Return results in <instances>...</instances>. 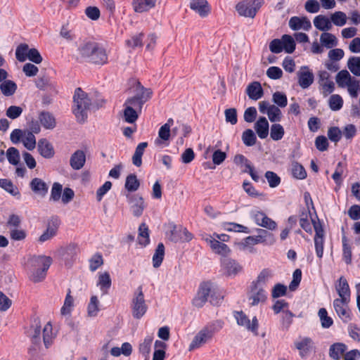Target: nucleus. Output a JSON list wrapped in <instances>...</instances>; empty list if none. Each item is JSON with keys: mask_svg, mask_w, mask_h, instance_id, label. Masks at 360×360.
I'll return each mask as SVG.
<instances>
[{"mask_svg": "<svg viewBox=\"0 0 360 360\" xmlns=\"http://www.w3.org/2000/svg\"><path fill=\"white\" fill-rule=\"evenodd\" d=\"M22 142L24 146L29 150H32L36 147V138L32 132L28 130H25Z\"/></svg>", "mask_w": 360, "mask_h": 360, "instance_id": "47", "label": "nucleus"}, {"mask_svg": "<svg viewBox=\"0 0 360 360\" xmlns=\"http://www.w3.org/2000/svg\"><path fill=\"white\" fill-rule=\"evenodd\" d=\"M285 131L282 125L274 124L271 127L270 136L274 141H279L284 136Z\"/></svg>", "mask_w": 360, "mask_h": 360, "instance_id": "61", "label": "nucleus"}, {"mask_svg": "<svg viewBox=\"0 0 360 360\" xmlns=\"http://www.w3.org/2000/svg\"><path fill=\"white\" fill-rule=\"evenodd\" d=\"M47 271L42 268H32L30 276V280L34 283L42 281L46 276Z\"/></svg>", "mask_w": 360, "mask_h": 360, "instance_id": "53", "label": "nucleus"}, {"mask_svg": "<svg viewBox=\"0 0 360 360\" xmlns=\"http://www.w3.org/2000/svg\"><path fill=\"white\" fill-rule=\"evenodd\" d=\"M242 141L246 146H252L256 143L257 137L252 129H248L243 132Z\"/></svg>", "mask_w": 360, "mask_h": 360, "instance_id": "54", "label": "nucleus"}, {"mask_svg": "<svg viewBox=\"0 0 360 360\" xmlns=\"http://www.w3.org/2000/svg\"><path fill=\"white\" fill-rule=\"evenodd\" d=\"M298 84L302 89H307L314 82V75L308 66H302L297 72Z\"/></svg>", "mask_w": 360, "mask_h": 360, "instance_id": "18", "label": "nucleus"}, {"mask_svg": "<svg viewBox=\"0 0 360 360\" xmlns=\"http://www.w3.org/2000/svg\"><path fill=\"white\" fill-rule=\"evenodd\" d=\"M28 335L31 338L32 343L39 345L41 342V325L40 321L37 319L34 320V323L31 326Z\"/></svg>", "mask_w": 360, "mask_h": 360, "instance_id": "39", "label": "nucleus"}, {"mask_svg": "<svg viewBox=\"0 0 360 360\" xmlns=\"http://www.w3.org/2000/svg\"><path fill=\"white\" fill-rule=\"evenodd\" d=\"M29 46L27 44H20L15 50V57L20 62H24L27 60L29 52Z\"/></svg>", "mask_w": 360, "mask_h": 360, "instance_id": "58", "label": "nucleus"}, {"mask_svg": "<svg viewBox=\"0 0 360 360\" xmlns=\"http://www.w3.org/2000/svg\"><path fill=\"white\" fill-rule=\"evenodd\" d=\"M35 84L40 90H47L53 87L49 77L46 75L40 76L35 80Z\"/></svg>", "mask_w": 360, "mask_h": 360, "instance_id": "64", "label": "nucleus"}, {"mask_svg": "<svg viewBox=\"0 0 360 360\" xmlns=\"http://www.w3.org/2000/svg\"><path fill=\"white\" fill-rule=\"evenodd\" d=\"M347 347L345 344L342 342L334 343L330 345L329 349V356L335 360H340L342 356L345 354Z\"/></svg>", "mask_w": 360, "mask_h": 360, "instance_id": "35", "label": "nucleus"}, {"mask_svg": "<svg viewBox=\"0 0 360 360\" xmlns=\"http://www.w3.org/2000/svg\"><path fill=\"white\" fill-rule=\"evenodd\" d=\"M283 50L288 53H292L295 49V42L294 39L288 34L282 37Z\"/></svg>", "mask_w": 360, "mask_h": 360, "instance_id": "55", "label": "nucleus"}, {"mask_svg": "<svg viewBox=\"0 0 360 360\" xmlns=\"http://www.w3.org/2000/svg\"><path fill=\"white\" fill-rule=\"evenodd\" d=\"M221 271L227 276H236L242 271L243 266L236 260L224 257L221 261Z\"/></svg>", "mask_w": 360, "mask_h": 360, "instance_id": "14", "label": "nucleus"}, {"mask_svg": "<svg viewBox=\"0 0 360 360\" xmlns=\"http://www.w3.org/2000/svg\"><path fill=\"white\" fill-rule=\"evenodd\" d=\"M314 25L315 27L321 31L327 32L332 28V23L329 18L323 15H319L314 19Z\"/></svg>", "mask_w": 360, "mask_h": 360, "instance_id": "36", "label": "nucleus"}, {"mask_svg": "<svg viewBox=\"0 0 360 360\" xmlns=\"http://www.w3.org/2000/svg\"><path fill=\"white\" fill-rule=\"evenodd\" d=\"M335 290L340 298L350 300V290L346 278L341 276L335 285Z\"/></svg>", "mask_w": 360, "mask_h": 360, "instance_id": "32", "label": "nucleus"}, {"mask_svg": "<svg viewBox=\"0 0 360 360\" xmlns=\"http://www.w3.org/2000/svg\"><path fill=\"white\" fill-rule=\"evenodd\" d=\"M269 124L266 117H260L255 124V129L258 136L266 139L269 134Z\"/></svg>", "mask_w": 360, "mask_h": 360, "instance_id": "34", "label": "nucleus"}, {"mask_svg": "<svg viewBox=\"0 0 360 360\" xmlns=\"http://www.w3.org/2000/svg\"><path fill=\"white\" fill-rule=\"evenodd\" d=\"M60 220L58 217H52L47 223L46 231L39 238V242L44 243L57 235Z\"/></svg>", "mask_w": 360, "mask_h": 360, "instance_id": "13", "label": "nucleus"}, {"mask_svg": "<svg viewBox=\"0 0 360 360\" xmlns=\"http://www.w3.org/2000/svg\"><path fill=\"white\" fill-rule=\"evenodd\" d=\"M224 326V322L221 320H216L213 322L210 323L204 328H202L208 335L212 338L214 335L222 329Z\"/></svg>", "mask_w": 360, "mask_h": 360, "instance_id": "50", "label": "nucleus"}, {"mask_svg": "<svg viewBox=\"0 0 360 360\" xmlns=\"http://www.w3.org/2000/svg\"><path fill=\"white\" fill-rule=\"evenodd\" d=\"M134 96L127 98L126 103L131 104L135 108L141 111L143 105L149 101L153 96V91L150 88L144 87L139 81L134 82Z\"/></svg>", "mask_w": 360, "mask_h": 360, "instance_id": "5", "label": "nucleus"}, {"mask_svg": "<svg viewBox=\"0 0 360 360\" xmlns=\"http://www.w3.org/2000/svg\"><path fill=\"white\" fill-rule=\"evenodd\" d=\"M330 108L333 111H338L342 108L343 99L338 94H333L328 100Z\"/></svg>", "mask_w": 360, "mask_h": 360, "instance_id": "59", "label": "nucleus"}, {"mask_svg": "<svg viewBox=\"0 0 360 360\" xmlns=\"http://www.w3.org/2000/svg\"><path fill=\"white\" fill-rule=\"evenodd\" d=\"M86 162V155L83 150H76L70 157V165L73 169H82Z\"/></svg>", "mask_w": 360, "mask_h": 360, "instance_id": "31", "label": "nucleus"}, {"mask_svg": "<svg viewBox=\"0 0 360 360\" xmlns=\"http://www.w3.org/2000/svg\"><path fill=\"white\" fill-rule=\"evenodd\" d=\"M53 339L52 326L50 323H47L43 329V341L46 348L51 345Z\"/></svg>", "mask_w": 360, "mask_h": 360, "instance_id": "57", "label": "nucleus"}, {"mask_svg": "<svg viewBox=\"0 0 360 360\" xmlns=\"http://www.w3.org/2000/svg\"><path fill=\"white\" fill-rule=\"evenodd\" d=\"M39 154L44 158H51L54 155V149L52 144L46 139H41L37 143Z\"/></svg>", "mask_w": 360, "mask_h": 360, "instance_id": "27", "label": "nucleus"}, {"mask_svg": "<svg viewBox=\"0 0 360 360\" xmlns=\"http://www.w3.org/2000/svg\"><path fill=\"white\" fill-rule=\"evenodd\" d=\"M17 89V84L12 80H5L0 84V90L6 96H13Z\"/></svg>", "mask_w": 360, "mask_h": 360, "instance_id": "42", "label": "nucleus"}, {"mask_svg": "<svg viewBox=\"0 0 360 360\" xmlns=\"http://www.w3.org/2000/svg\"><path fill=\"white\" fill-rule=\"evenodd\" d=\"M260 7L256 0H243L236 5V11L241 16L254 18Z\"/></svg>", "mask_w": 360, "mask_h": 360, "instance_id": "8", "label": "nucleus"}, {"mask_svg": "<svg viewBox=\"0 0 360 360\" xmlns=\"http://www.w3.org/2000/svg\"><path fill=\"white\" fill-rule=\"evenodd\" d=\"M211 340L212 338L203 328H202L193 338L192 342L189 345L188 350L192 351L200 348Z\"/></svg>", "mask_w": 360, "mask_h": 360, "instance_id": "24", "label": "nucleus"}, {"mask_svg": "<svg viewBox=\"0 0 360 360\" xmlns=\"http://www.w3.org/2000/svg\"><path fill=\"white\" fill-rule=\"evenodd\" d=\"M274 276L273 271L269 269H264L259 274L256 281L252 282V283L257 284V285L262 286L265 285Z\"/></svg>", "mask_w": 360, "mask_h": 360, "instance_id": "43", "label": "nucleus"}, {"mask_svg": "<svg viewBox=\"0 0 360 360\" xmlns=\"http://www.w3.org/2000/svg\"><path fill=\"white\" fill-rule=\"evenodd\" d=\"M335 82L338 87L347 89L351 97L356 98L360 91V81L352 77L347 70H342L338 72L335 76Z\"/></svg>", "mask_w": 360, "mask_h": 360, "instance_id": "4", "label": "nucleus"}, {"mask_svg": "<svg viewBox=\"0 0 360 360\" xmlns=\"http://www.w3.org/2000/svg\"><path fill=\"white\" fill-rule=\"evenodd\" d=\"M140 182L134 174H130L126 178L124 187L129 192H134L139 189Z\"/></svg>", "mask_w": 360, "mask_h": 360, "instance_id": "46", "label": "nucleus"}, {"mask_svg": "<svg viewBox=\"0 0 360 360\" xmlns=\"http://www.w3.org/2000/svg\"><path fill=\"white\" fill-rule=\"evenodd\" d=\"M234 317L238 325L245 327L246 329L256 335L257 334L259 324L255 316L252 319V322H250L248 317L243 311H236Z\"/></svg>", "mask_w": 360, "mask_h": 360, "instance_id": "15", "label": "nucleus"}, {"mask_svg": "<svg viewBox=\"0 0 360 360\" xmlns=\"http://www.w3.org/2000/svg\"><path fill=\"white\" fill-rule=\"evenodd\" d=\"M295 347L299 351L301 358H307L311 352L315 351L314 342L309 337L300 338L295 342Z\"/></svg>", "mask_w": 360, "mask_h": 360, "instance_id": "12", "label": "nucleus"}, {"mask_svg": "<svg viewBox=\"0 0 360 360\" xmlns=\"http://www.w3.org/2000/svg\"><path fill=\"white\" fill-rule=\"evenodd\" d=\"M190 8L202 18L207 16L210 13V7L207 0H190Z\"/></svg>", "mask_w": 360, "mask_h": 360, "instance_id": "23", "label": "nucleus"}, {"mask_svg": "<svg viewBox=\"0 0 360 360\" xmlns=\"http://www.w3.org/2000/svg\"><path fill=\"white\" fill-rule=\"evenodd\" d=\"M124 107L123 112L124 120L127 123H134L139 117V112H141V111L135 108L133 105L126 103V102L124 103Z\"/></svg>", "mask_w": 360, "mask_h": 360, "instance_id": "33", "label": "nucleus"}, {"mask_svg": "<svg viewBox=\"0 0 360 360\" xmlns=\"http://www.w3.org/2000/svg\"><path fill=\"white\" fill-rule=\"evenodd\" d=\"M233 162L235 164L238 165H244L245 167V169L243 170L245 173H248L252 180L256 182H258L260 179L259 176L255 171L254 167L251 165L250 160H248L243 155L238 154L234 157Z\"/></svg>", "mask_w": 360, "mask_h": 360, "instance_id": "21", "label": "nucleus"}, {"mask_svg": "<svg viewBox=\"0 0 360 360\" xmlns=\"http://www.w3.org/2000/svg\"><path fill=\"white\" fill-rule=\"evenodd\" d=\"M79 248L75 243L60 247L56 251L57 256L64 261L65 265H71L78 254Z\"/></svg>", "mask_w": 360, "mask_h": 360, "instance_id": "9", "label": "nucleus"}, {"mask_svg": "<svg viewBox=\"0 0 360 360\" xmlns=\"http://www.w3.org/2000/svg\"><path fill=\"white\" fill-rule=\"evenodd\" d=\"M143 37L144 34L143 32L134 34L129 39H127L126 41V44L127 46L131 47L132 49H135L136 47H141L143 44Z\"/></svg>", "mask_w": 360, "mask_h": 360, "instance_id": "56", "label": "nucleus"}, {"mask_svg": "<svg viewBox=\"0 0 360 360\" xmlns=\"http://www.w3.org/2000/svg\"><path fill=\"white\" fill-rule=\"evenodd\" d=\"M319 77V82L322 88L323 95L326 97L333 92L335 89V84L333 81L330 80V74L327 71H320Z\"/></svg>", "mask_w": 360, "mask_h": 360, "instance_id": "22", "label": "nucleus"}, {"mask_svg": "<svg viewBox=\"0 0 360 360\" xmlns=\"http://www.w3.org/2000/svg\"><path fill=\"white\" fill-rule=\"evenodd\" d=\"M311 221L315 230L314 246L316 256L321 259L323 255L324 231L321 226L318 225L312 219Z\"/></svg>", "mask_w": 360, "mask_h": 360, "instance_id": "17", "label": "nucleus"}, {"mask_svg": "<svg viewBox=\"0 0 360 360\" xmlns=\"http://www.w3.org/2000/svg\"><path fill=\"white\" fill-rule=\"evenodd\" d=\"M292 174L298 179H304L307 176V172L304 167L297 162L292 164Z\"/></svg>", "mask_w": 360, "mask_h": 360, "instance_id": "62", "label": "nucleus"}, {"mask_svg": "<svg viewBox=\"0 0 360 360\" xmlns=\"http://www.w3.org/2000/svg\"><path fill=\"white\" fill-rule=\"evenodd\" d=\"M30 263L31 268H42L48 270L52 264V259L45 255L33 256L30 258Z\"/></svg>", "mask_w": 360, "mask_h": 360, "instance_id": "28", "label": "nucleus"}, {"mask_svg": "<svg viewBox=\"0 0 360 360\" xmlns=\"http://www.w3.org/2000/svg\"><path fill=\"white\" fill-rule=\"evenodd\" d=\"M320 41L321 45L327 49H331L338 44L335 35L329 32H323L320 37Z\"/></svg>", "mask_w": 360, "mask_h": 360, "instance_id": "41", "label": "nucleus"}, {"mask_svg": "<svg viewBox=\"0 0 360 360\" xmlns=\"http://www.w3.org/2000/svg\"><path fill=\"white\" fill-rule=\"evenodd\" d=\"M153 340V335H147L139 345V352L148 359Z\"/></svg>", "mask_w": 360, "mask_h": 360, "instance_id": "51", "label": "nucleus"}, {"mask_svg": "<svg viewBox=\"0 0 360 360\" xmlns=\"http://www.w3.org/2000/svg\"><path fill=\"white\" fill-rule=\"evenodd\" d=\"M91 105L92 102L88 94L81 88H77L73 96L72 110L79 123L86 121Z\"/></svg>", "mask_w": 360, "mask_h": 360, "instance_id": "2", "label": "nucleus"}, {"mask_svg": "<svg viewBox=\"0 0 360 360\" xmlns=\"http://www.w3.org/2000/svg\"><path fill=\"white\" fill-rule=\"evenodd\" d=\"M342 259L347 264L352 263V248L348 243V240L345 236L342 238Z\"/></svg>", "mask_w": 360, "mask_h": 360, "instance_id": "48", "label": "nucleus"}, {"mask_svg": "<svg viewBox=\"0 0 360 360\" xmlns=\"http://www.w3.org/2000/svg\"><path fill=\"white\" fill-rule=\"evenodd\" d=\"M127 198L128 202L131 205V210L133 215L136 217L141 216L144 209L146 208L143 198L137 194L127 195Z\"/></svg>", "mask_w": 360, "mask_h": 360, "instance_id": "19", "label": "nucleus"}, {"mask_svg": "<svg viewBox=\"0 0 360 360\" xmlns=\"http://www.w3.org/2000/svg\"><path fill=\"white\" fill-rule=\"evenodd\" d=\"M246 94L250 99L257 101L263 96L264 91L259 82H252L247 86Z\"/></svg>", "mask_w": 360, "mask_h": 360, "instance_id": "29", "label": "nucleus"}, {"mask_svg": "<svg viewBox=\"0 0 360 360\" xmlns=\"http://www.w3.org/2000/svg\"><path fill=\"white\" fill-rule=\"evenodd\" d=\"M89 270L92 272L96 271L103 264V258L101 253L96 252L89 259Z\"/></svg>", "mask_w": 360, "mask_h": 360, "instance_id": "52", "label": "nucleus"}, {"mask_svg": "<svg viewBox=\"0 0 360 360\" xmlns=\"http://www.w3.org/2000/svg\"><path fill=\"white\" fill-rule=\"evenodd\" d=\"M165 256V246L163 243H160L155 251V253L153 256V265L155 268L159 267L164 259Z\"/></svg>", "mask_w": 360, "mask_h": 360, "instance_id": "45", "label": "nucleus"}, {"mask_svg": "<svg viewBox=\"0 0 360 360\" xmlns=\"http://www.w3.org/2000/svg\"><path fill=\"white\" fill-rule=\"evenodd\" d=\"M74 306V299L70 295V290H69L68 293L66 295L63 306L60 309V313L62 315H69L70 314L72 307Z\"/></svg>", "mask_w": 360, "mask_h": 360, "instance_id": "60", "label": "nucleus"}, {"mask_svg": "<svg viewBox=\"0 0 360 360\" xmlns=\"http://www.w3.org/2000/svg\"><path fill=\"white\" fill-rule=\"evenodd\" d=\"M78 51L82 58L91 63L103 65L108 61L105 49L97 43L88 42L82 44L79 47Z\"/></svg>", "mask_w": 360, "mask_h": 360, "instance_id": "3", "label": "nucleus"}, {"mask_svg": "<svg viewBox=\"0 0 360 360\" xmlns=\"http://www.w3.org/2000/svg\"><path fill=\"white\" fill-rule=\"evenodd\" d=\"M169 227L170 230L167 236L174 243L188 242L193 238L192 234L184 227L177 226L172 223L169 224Z\"/></svg>", "mask_w": 360, "mask_h": 360, "instance_id": "7", "label": "nucleus"}, {"mask_svg": "<svg viewBox=\"0 0 360 360\" xmlns=\"http://www.w3.org/2000/svg\"><path fill=\"white\" fill-rule=\"evenodd\" d=\"M39 120L41 125L48 129H52L56 127V120L54 117L48 112H41L39 114Z\"/></svg>", "mask_w": 360, "mask_h": 360, "instance_id": "40", "label": "nucleus"}, {"mask_svg": "<svg viewBox=\"0 0 360 360\" xmlns=\"http://www.w3.org/2000/svg\"><path fill=\"white\" fill-rule=\"evenodd\" d=\"M139 243L140 245L146 246L150 243L149 230L148 226L145 223L140 224L139 227Z\"/></svg>", "mask_w": 360, "mask_h": 360, "instance_id": "44", "label": "nucleus"}, {"mask_svg": "<svg viewBox=\"0 0 360 360\" xmlns=\"http://www.w3.org/2000/svg\"><path fill=\"white\" fill-rule=\"evenodd\" d=\"M223 295L219 288L210 281L203 282L200 284L195 297L193 300V304L196 307H202L207 301L212 305H217L221 302Z\"/></svg>", "mask_w": 360, "mask_h": 360, "instance_id": "1", "label": "nucleus"}, {"mask_svg": "<svg viewBox=\"0 0 360 360\" xmlns=\"http://www.w3.org/2000/svg\"><path fill=\"white\" fill-rule=\"evenodd\" d=\"M257 235L248 236L245 239V243L247 245H253L259 243H266L271 245L275 242L274 235L269 231L259 229H257Z\"/></svg>", "mask_w": 360, "mask_h": 360, "instance_id": "10", "label": "nucleus"}, {"mask_svg": "<svg viewBox=\"0 0 360 360\" xmlns=\"http://www.w3.org/2000/svg\"><path fill=\"white\" fill-rule=\"evenodd\" d=\"M248 298L250 306H256L259 303H264L267 299V293L262 286L251 283L250 290L248 294Z\"/></svg>", "mask_w": 360, "mask_h": 360, "instance_id": "11", "label": "nucleus"}, {"mask_svg": "<svg viewBox=\"0 0 360 360\" xmlns=\"http://www.w3.org/2000/svg\"><path fill=\"white\" fill-rule=\"evenodd\" d=\"M347 68L354 75L360 77V57H350L347 61Z\"/></svg>", "mask_w": 360, "mask_h": 360, "instance_id": "49", "label": "nucleus"}, {"mask_svg": "<svg viewBox=\"0 0 360 360\" xmlns=\"http://www.w3.org/2000/svg\"><path fill=\"white\" fill-rule=\"evenodd\" d=\"M157 0H134L133 7L136 12L142 13L150 10L155 6Z\"/></svg>", "mask_w": 360, "mask_h": 360, "instance_id": "38", "label": "nucleus"}, {"mask_svg": "<svg viewBox=\"0 0 360 360\" xmlns=\"http://www.w3.org/2000/svg\"><path fill=\"white\" fill-rule=\"evenodd\" d=\"M205 240L210 243L211 248L215 253L226 256L230 252L229 248L215 238L210 236V238H207Z\"/></svg>", "mask_w": 360, "mask_h": 360, "instance_id": "30", "label": "nucleus"}, {"mask_svg": "<svg viewBox=\"0 0 360 360\" xmlns=\"http://www.w3.org/2000/svg\"><path fill=\"white\" fill-rule=\"evenodd\" d=\"M349 300H344L341 298L335 299L333 301V307L342 321L347 323L351 320L350 311L348 309Z\"/></svg>", "mask_w": 360, "mask_h": 360, "instance_id": "16", "label": "nucleus"}, {"mask_svg": "<svg viewBox=\"0 0 360 360\" xmlns=\"http://www.w3.org/2000/svg\"><path fill=\"white\" fill-rule=\"evenodd\" d=\"M289 27L292 30H304L308 31L311 27L310 20L307 17H292L289 20Z\"/></svg>", "mask_w": 360, "mask_h": 360, "instance_id": "25", "label": "nucleus"}, {"mask_svg": "<svg viewBox=\"0 0 360 360\" xmlns=\"http://www.w3.org/2000/svg\"><path fill=\"white\" fill-rule=\"evenodd\" d=\"M31 190L37 195L44 197L49 191L46 183L39 178H34L30 183Z\"/></svg>", "mask_w": 360, "mask_h": 360, "instance_id": "26", "label": "nucleus"}, {"mask_svg": "<svg viewBox=\"0 0 360 360\" xmlns=\"http://www.w3.org/2000/svg\"><path fill=\"white\" fill-rule=\"evenodd\" d=\"M251 216L254 219L255 222L260 226L266 228L269 230L276 229L277 224L276 223L268 217L265 213L260 211H252Z\"/></svg>", "mask_w": 360, "mask_h": 360, "instance_id": "20", "label": "nucleus"}, {"mask_svg": "<svg viewBox=\"0 0 360 360\" xmlns=\"http://www.w3.org/2000/svg\"><path fill=\"white\" fill-rule=\"evenodd\" d=\"M131 313L134 319H140L148 310V306L146 303L143 287L140 285L134 291L131 304Z\"/></svg>", "mask_w": 360, "mask_h": 360, "instance_id": "6", "label": "nucleus"}, {"mask_svg": "<svg viewBox=\"0 0 360 360\" xmlns=\"http://www.w3.org/2000/svg\"><path fill=\"white\" fill-rule=\"evenodd\" d=\"M112 285V280L110 274L107 271L101 273L98 276L97 285L103 294H107Z\"/></svg>", "mask_w": 360, "mask_h": 360, "instance_id": "37", "label": "nucleus"}, {"mask_svg": "<svg viewBox=\"0 0 360 360\" xmlns=\"http://www.w3.org/2000/svg\"><path fill=\"white\" fill-rule=\"evenodd\" d=\"M331 22L336 26H343L347 22V15L342 11H335L330 16Z\"/></svg>", "mask_w": 360, "mask_h": 360, "instance_id": "63", "label": "nucleus"}]
</instances>
